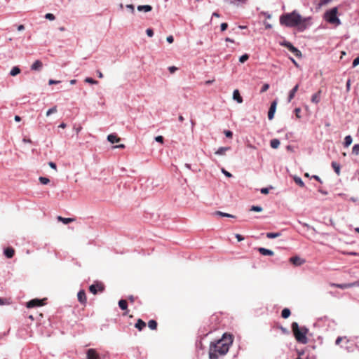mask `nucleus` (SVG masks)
<instances>
[{
    "mask_svg": "<svg viewBox=\"0 0 359 359\" xmlns=\"http://www.w3.org/2000/svg\"><path fill=\"white\" fill-rule=\"evenodd\" d=\"M311 17L302 18L297 11H293L291 13L283 14L280 17V23L287 27H297L299 32H304L311 25Z\"/></svg>",
    "mask_w": 359,
    "mask_h": 359,
    "instance_id": "nucleus-1",
    "label": "nucleus"
},
{
    "mask_svg": "<svg viewBox=\"0 0 359 359\" xmlns=\"http://www.w3.org/2000/svg\"><path fill=\"white\" fill-rule=\"evenodd\" d=\"M232 341V336L224 334L222 339L215 343H211L209 349L210 359H217L219 355H225L228 352Z\"/></svg>",
    "mask_w": 359,
    "mask_h": 359,
    "instance_id": "nucleus-2",
    "label": "nucleus"
},
{
    "mask_svg": "<svg viewBox=\"0 0 359 359\" xmlns=\"http://www.w3.org/2000/svg\"><path fill=\"white\" fill-rule=\"evenodd\" d=\"M292 331L293 332L294 337L297 342L306 344L308 343V338L306 337L309 329L306 327H299V325L296 322H293L291 325Z\"/></svg>",
    "mask_w": 359,
    "mask_h": 359,
    "instance_id": "nucleus-3",
    "label": "nucleus"
},
{
    "mask_svg": "<svg viewBox=\"0 0 359 359\" xmlns=\"http://www.w3.org/2000/svg\"><path fill=\"white\" fill-rule=\"evenodd\" d=\"M338 8L334 7L330 10H327L324 13V19L329 22L330 24L334 25L335 26H339L341 25V20L337 17Z\"/></svg>",
    "mask_w": 359,
    "mask_h": 359,
    "instance_id": "nucleus-4",
    "label": "nucleus"
},
{
    "mask_svg": "<svg viewBox=\"0 0 359 359\" xmlns=\"http://www.w3.org/2000/svg\"><path fill=\"white\" fill-rule=\"evenodd\" d=\"M280 45L287 48L297 57H301L302 56L301 51L297 48L294 47L290 41H283L280 43Z\"/></svg>",
    "mask_w": 359,
    "mask_h": 359,
    "instance_id": "nucleus-5",
    "label": "nucleus"
},
{
    "mask_svg": "<svg viewBox=\"0 0 359 359\" xmlns=\"http://www.w3.org/2000/svg\"><path fill=\"white\" fill-rule=\"evenodd\" d=\"M89 290L93 294H96L97 292H103L104 290V285L101 282H95L89 287Z\"/></svg>",
    "mask_w": 359,
    "mask_h": 359,
    "instance_id": "nucleus-6",
    "label": "nucleus"
},
{
    "mask_svg": "<svg viewBox=\"0 0 359 359\" xmlns=\"http://www.w3.org/2000/svg\"><path fill=\"white\" fill-rule=\"evenodd\" d=\"M46 299H34L30 300L27 303V308H33L36 306H43L46 304Z\"/></svg>",
    "mask_w": 359,
    "mask_h": 359,
    "instance_id": "nucleus-7",
    "label": "nucleus"
},
{
    "mask_svg": "<svg viewBox=\"0 0 359 359\" xmlns=\"http://www.w3.org/2000/svg\"><path fill=\"white\" fill-rule=\"evenodd\" d=\"M87 359H100V356L94 348H89L86 352Z\"/></svg>",
    "mask_w": 359,
    "mask_h": 359,
    "instance_id": "nucleus-8",
    "label": "nucleus"
},
{
    "mask_svg": "<svg viewBox=\"0 0 359 359\" xmlns=\"http://www.w3.org/2000/svg\"><path fill=\"white\" fill-rule=\"evenodd\" d=\"M358 285L357 283H345V284H337V283H331L330 285L332 287H335L340 289H346L352 287H355Z\"/></svg>",
    "mask_w": 359,
    "mask_h": 359,
    "instance_id": "nucleus-9",
    "label": "nucleus"
},
{
    "mask_svg": "<svg viewBox=\"0 0 359 359\" xmlns=\"http://www.w3.org/2000/svg\"><path fill=\"white\" fill-rule=\"evenodd\" d=\"M78 300L82 304H86V295L84 290H80L77 294Z\"/></svg>",
    "mask_w": 359,
    "mask_h": 359,
    "instance_id": "nucleus-10",
    "label": "nucleus"
},
{
    "mask_svg": "<svg viewBox=\"0 0 359 359\" xmlns=\"http://www.w3.org/2000/svg\"><path fill=\"white\" fill-rule=\"evenodd\" d=\"M290 262L295 266H300L304 262V260L297 256L292 257L290 259Z\"/></svg>",
    "mask_w": 359,
    "mask_h": 359,
    "instance_id": "nucleus-11",
    "label": "nucleus"
},
{
    "mask_svg": "<svg viewBox=\"0 0 359 359\" xmlns=\"http://www.w3.org/2000/svg\"><path fill=\"white\" fill-rule=\"evenodd\" d=\"M257 250L262 255L273 256L274 255V252L272 250L264 248H259Z\"/></svg>",
    "mask_w": 359,
    "mask_h": 359,
    "instance_id": "nucleus-12",
    "label": "nucleus"
},
{
    "mask_svg": "<svg viewBox=\"0 0 359 359\" xmlns=\"http://www.w3.org/2000/svg\"><path fill=\"white\" fill-rule=\"evenodd\" d=\"M233 98L234 100H236L238 103H241L243 102V98L240 95V92L238 89H236L233 90Z\"/></svg>",
    "mask_w": 359,
    "mask_h": 359,
    "instance_id": "nucleus-13",
    "label": "nucleus"
},
{
    "mask_svg": "<svg viewBox=\"0 0 359 359\" xmlns=\"http://www.w3.org/2000/svg\"><path fill=\"white\" fill-rule=\"evenodd\" d=\"M321 90H318L311 96V102L314 104H318L320 100Z\"/></svg>",
    "mask_w": 359,
    "mask_h": 359,
    "instance_id": "nucleus-14",
    "label": "nucleus"
},
{
    "mask_svg": "<svg viewBox=\"0 0 359 359\" xmlns=\"http://www.w3.org/2000/svg\"><path fill=\"white\" fill-rule=\"evenodd\" d=\"M4 255L8 258H12L15 255V250L8 247L4 250Z\"/></svg>",
    "mask_w": 359,
    "mask_h": 359,
    "instance_id": "nucleus-15",
    "label": "nucleus"
},
{
    "mask_svg": "<svg viewBox=\"0 0 359 359\" xmlns=\"http://www.w3.org/2000/svg\"><path fill=\"white\" fill-rule=\"evenodd\" d=\"M138 11L150 12L152 10V6L150 5H140L137 8Z\"/></svg>",
    "mask_w": 359,
    "mask_h": 359,
    "instance_id": "nucleus-16",
    "label": "nucleus"
},
{
    "mask_svg": "<svg viewBox=\"0 0 359 359\" xmlns=\"http://www.w3.org/2000/svg\"><path fill=\"white\" fill-rule=\"evenodd\" d=\"M135 327L138 330L142 331L146 327V323L142 319H138L135 325Z\"/></svg>",
    "mask_w": 359,
    "mask_h": 359,
    "instance_id": "nucleus-17",
    "label": "nucleus"
},
{
    "mask_svg": "<svg viewBox=\"0 0 359 359\" xmlns=\"http://www.w3.org/2000/svg\"><path fill=\"white\" fill-rule=\"evenodd\" d=\"M107 140L111 143L118 142L121 139L116 134H110L107 136Z\"/></svg>",
    "mask_w": 359,
    "mask_h": 359,
    "instance_id": "nucleus-18",
    "label": "nucleus"
},
{
    "mask_svg": "<svg viewBox=\"0 0 359 359\" xmlns=\"http://www.w3.org/2000/svg\"><path fill=\"white\" fill-rule=\"evenodd\" d=\"M43 66L42 62L40 60H36L31 66L32 70H40Z\"/></svg>",
    "mask_w": 359,
    "mask_h": 359,
    "instance_id": "nucleus-19",
    "label": "nucleus"
},
{
    "mask_svg": "<svg viewBox=\"0 0 359 359\" xmlns=\"http://www.w3.org/2000/svg\"><path fill=\"white\" fill-rule=\"evenodd\" d=\"M57 219L58 221L62 222V223H64L65 224H67L69 223H71V222L75 221V218H65V217H62L61 216H58L57 217Z\"/></svg>",
    "mask_w": 359,
    "mask_h": 359,
    "instance_id": "nucleus-20",
    "label": "nucleus"
},
{
    "mask_svg": "<svg viewBox=\"0 0 359 359\" xmlns=\"http://www.w3.org/2000/svg\"><path fill=\"white\" fill-rule=\"evenodd\" d=\"M299 85L297 84L290 91L288 95V102H290L294 97L296 92L298 90Z\"/></svg>",
    "mask_w": 359,
    "mask_h": 359,
    "instance_id": "nucleus-21",
    "label": "nucleus"
},
{
    "mask_svg": "<svg viewBox=\"0 0 359 359\" xmlns=\"http://www.w3.org/2000/svg\"><path fill=\"white\" fill-rule=\"evenodd\" d=\"M118 306L121 308V309L127 311L128 310V302L125 299H121L118 302Z\"/></svg>",
    "mask_w": 359,
    "mask_h": 359,
    "instance_id": "nucleus-22",
    "label": "nucleus"
},
{
    "mask_svg": "<svg viewBox=\"0 0 359 359\" xmlns=\"http://www.w3.org/2000/svg\"><path fill=\"white\" fill-rule=\"evenodd\" d=\"M20 73V69L18 66H15L11 69V70L10 72V75L12 76H15Z\"/></svg>",
    "mask_w": 359,
    "mask_h": 359,
    "instance_id": "nucleus-23",
    "label": "nucleus"
},
{
    "mask_svg": "<svg viewBox=\"0 0 359 359\" xmlns=\"http://www.w3.org/2000/svg\"><path fill=\"white\" fill-rule=\"evenodd\" d=\"M291 314L290 310L287 308L283 309L281 312V316L283 318H287Z\"/></svg>",
    "mask_w": 359,
    "mask_h": 359,
    "instance_id": "nucleus-24",
    "label": "nucleus"
},
{
    "mask_svg": "<svg viewBox=\"0 0 359 359\" xmlns=\"http://www.w3.org/2000/svg\"><path fill=\"white\" fill-rule=\"evenodd\" d=\"M270 145L273 149H277L280 145V141L278 139H273L270 142Z\"/></svg>",
    "mask_w": 359,
    "mask_h": 359,
    "instance_id": "nucleus-25",
    "label": "nucleus"
},
{
    "mask_svg": "<svg viewBox=\"0 0 359 359\" xmlns=\"http://www.w3.org/2000/svg\"><path fill=\"white\" fill-rule=\"evenodd\" d=\"M148 326L151 330H156L157 328V322L155 320H150L148 322Z\"/></svg>",
    "mask_w": 359,
    "mask_h": 359,
    "instance_id": "nucleus-26",
    "label": "nucleus"
},
{
    "mask_svg": "<svg viewBox=\"0 0 359 359\" xmlns=\"http://www.w3.org/2000/svg\"><path fill=\"white\" fill-rule=\"evenodd\" d=\"M294 181L300 187H304L305 184L299 177H297V176L294 177Z\"/></svg>",
    "mask_w": 359,
    "mask_h": 359,
    "instance_id": "nucleus-27",
    "label": "nucleus"
},
{
    "mask_svg": "<svg viewBox=\"0 0 359 359\" xmlns=\"http://www.w3.org/2000/svg\"><path fill=\"white\" fill-rule=\"evenodd\" d=\"M332 167L334 170L335 172L339 175L340 174V165L337 162H332Z\"/></svg>",
    "mask_w": 359,
    "mask_h": 359,
    "instance_id": "nucleus-28",
    "label": "nucleus"
},
{
    "mask_svg": "<svg viewBox=\"0 0 359 359\" xmlns=\"http://www.w3.org/2000/svg\"><path fill=\"white\" fill-rule=\"evenodd\" d=\"M229 149H230V147H220L215 152V154L217 155H224L225 154V152Z\"/></svg>",
    "mask_w": 359,
    "mask_h": 359,
    "instance_id": "nucleus-29",
    "label": "nucleus"
},
{
    "mask_svg": "<svg viewBox=\"0 0 359 359\" xmlns=\"http://www.w3.org/2000/svg\"><path fill=\"white\" fill-rule=\"evenodd\" d=\"M266 236L268 238H275L279 237L280 236V233H279V232H277V233L269 232V233H266Z\"/></svg>",
    "mask_w": 359,
    "mask_h": 359,
    "instance_id": "nucleus-30",
    "label": "nucleus"
},
{
    "mask_svg": "<svg viewBox=\"0 0 359 359\" xmlns=\"http://www.w3.org/2000/svg\"><path fill=\"white\" fill-rule=\"evenodd\" d=\"M351 143H352V137L350 135L346 136L344 139V147H348V146L351 145Z\"/></svg>",
    "mask_w": 359,
    "mask_h": 359,
    "instance_id": "nucleus-31",
    "label": "nucleus"
},
{
    "mask_svg": "<svg viewBox=\"0 0 359 359\" xmlns=\"http://www.w3.org/2000/svg\"><path fill=\"white\" fill-rule=\"evenodd\" d=\"M276 106H277V102L276 100H274L271 102V106L269 109L268 112H276Z\"/></svg>",
    "mask_w": 359,
    "mask_h": 359,
    "instance_id": "nucleus-32",
    "label": "nucleus"
},
{
    "mask_svg": "<svg viewBox=\"0 0 359 359\" xmlns=\"http://www.w3.org/2000/svg\"><path fill=\"white\" fill-rule=\"evenodd\" d=\"M249 58V55L247 53L243 54L239 57V62L241 63H244L245 61H247Z\"/></svg>",
    "mask_w": 359,
    "mask_h": 359,
    "instance_id": "nucleus-33",
    "label": "nucleus"
},
{
    "mask_svg": "<svg viewBox=\"0 0 359 359\" xmlns=\"http://www.w3.org/2000/svg\"><path fill=\"white\" fill-rule=\"evenodd\" d=\"M216 215H220V216H222V217H234L233 215H230V214H228V213H224V212H222L221 211H217L215 212Z\"/></svg>",
    "mask_w": 359,
    "mask_h": 359,
    "instance_id": "nucleus-34",
    "label": "nucleus"
},
{
    "mask_svg": "<svg viewBox=\"0 0 359 359\" xmlns=\"http://www.w3.org/2000/svg\"><path fill=\"white\" fill-rule=\"evenodd\" d=\"M39 180L40 182L43 184H47L50 182V180L45 177H40Z\"/></svg>",
    "mask_w": 359,
    "mask_h": 359,
    "instance_id": "nucleus-35",
    "label": "nucleus"
},
{
    "mask_svg": "<svg viewBox=\"0 0 359 359\" xmlns=\"http://www.w3.org/2000/svg\"><path fill=\"white\" fill-rule=\"evenodd\" d=\"M352 153L355 155L359 154V144H355L352 149Z\"/></svg>",
    "mask_w": 359,
    "mask_h": 359,
    "instance_id": "nucleus-36",
    "label": "nucleus"
},
{
    "mask_svg": "<svg viewBox=\"0 0 359 359\" xmlns=\"http://www.w3.org/2000/svg\"><path fill=\"white\" fill-rule=\"evenodd\" d=\"M85 82L90 83V84H96V83H97V81L94 80L93 79H92L90 77L86 78Z\"/></svg>",
    "mask_w": 359,
    "mask_h": 359,
    "instance_id": "nucleus-37",
    "label": "nucleus"
},
{
    "mask_svg": "<svg viewBox=\"0 0 359 359\" xmlns=\"http://www.w3.org/2000/svg\"><path fill=\"white\" fill-rule=\"evenodd\" d=\"M45 18L49 20H54L55 19V17L52 13H46L45 15Z\"/></svg>",
    "mask_w": 359,
    "mask_h": 359,
    "instance_id": "nucleus-38",
    "label": "nucleus"
},
{
    "mask_svg": "<svg viewBox=\"0 0 359 359\" xmlns=\"http://www.w3.org/2000/svg\"><path fill=\"white\" fill-rule=\"evenodd\" d=\"M250 210L255 211V212H261L262 210V208L260 206L252 205L251 207Z\"/></svg>",
    "mask_w": 359,
    "mask_h": 359,
    "instance_id": "nucleus-39",
    "label": "nucleus"
},
{
    "mask_svg": "<svg viewBox=\"0 0 359 359\" xmlns=\"http://www.w3.org/2000/svg\"><path fill=\"white\" fill-rule=\"evenodd\" d=\"M269 88V84L268 83H264L261 90H260V93H264L266 92L268 89Z\"/></svg>",
    "mask_w": 359,
    "mask_h": 359,
    "instance_id": "nucleus-40",
    "label": "nucleus"
},
{
    "mask_svg": "<svg viewBox=\"0 0 359 359\" xmlns=\"http://www.w3.org/2000/svg\"><path fill=\"white\" fill-rule=\"evenodd\" d=\"M359 65V55L357 56L353 61L352 67H355Z\"/></svg>",
    "mask_w": 359,
    "mask_h": 359,
    "instance_id": "nucleus-41",
    "label": "nucleus"
},
{
    "mask_svg": "<svg viewBox=\"0 0 359 359\" xmlns=\"http://www.w3.org/2000/svg\"><path fill=\"white\" fill-rule=\"evenodd\" d=\"M126 8L128 9L132 13H135V7L133 4H127L126 6Z\"/></svg>",
    "mask_w": 359,
    "mask_h": 359,
    "instance_id": "nucleus-42",
    "label": "nucleus"
},
{
    "mask_svg": "<svg viewBox=\"0 0 359 359\" xmlns=\"http://www.w3.org/2000/svg\"><path fill=\"white\" fill-rule=\"evenodd\" d=\"M146 33L149 37H152L154 36V31L151 28L147 29L146 30Z\"/></svg>",
    "mask_w": 359,
    "mask_h": 359,
    "instance_id": "nucleus-43",
    "label": "nucleus"
},
{
    "mask_svg": "<svg viewBox=\"0 0 359 359\" xmlns=\"http://www.w3.org/2000/svg\"><path fill=\"white\" fill-rule=\"evenodd\" d=\"M228 27V24L226 22H222L220 25L221 31H225Z\"/></svg>",
    "mask_w": 359,
    "mask_h": 359,
    "instance_id": "nucleus-44",
    "label": "nucleus"
},
{
    "mask_svg": "<svg viewBox=\"0 0 359 359\" xmlns=\"http://www.w3.org/2000/svg\"><path fill=\"white\" fill-rule=\"evenodd\" d=\"M332 0H320L319 6H321L323 5H326L330 3Z\"/></svg>",
    "mask_w": 359,
    "mask_h": 359,
    "instance_id": "nucleus-45",
    "label": "nucleus"
},
{
    "mask_svg": "<svg viewBox=\"0 0 359 359\" xmlns=\"http://www.w3.org/2000/svg\"><path fill=\"white\" fill-rule=\"evenodd\" d=\"M224 133L226 137L231 138L233 136V133L230 130H225Z\"/></svg>",
    "mask_w": 359,
    "mask_h": 359,
    "instance_id": "nucleus-46",
    "label": "nucleus"
},
{
    "mask_svg": "<svg viewBox=\"0 0 359 359\" xmlns=\"http://www.w3.org/2000/svg\"><path fill=\"white\" fill-rule=\"evenodd\" d=\"M128 299L130 303H134V302L137 299V297L133 295H130L128 296Z\"/></svg>",
    "mask_w": 359,
    "mask_h": 359,
    "instance_id": "nucleus-47",
    "label": "nucleus"
},
{
    "mask_svg": "<svg viewBox=\"0 0 359 359\" xmlns=\"http://www.w3.org/2000/svg\"><path fill=\"white\" fill-rule=\"evenodd\" d=\"M261 14L265 16L267 19H270L271 18V15L268 12L262 11Z\"/></svg>",
    "mask_w": 359,
    "mask_h": 359,
    "instance_id": "nucleus-48",
    "label": "nucleus"
},
{
    "mask_svg": "<svg viewBox=\"0 0 359 359\" xmlns=\"http://www.w3.org/2000/svg\"><path fill=\"white\" fill-rule=\"evenodd\" d=\"M59 83H60V81H57V80H53V79H50L48 81V84L49 85L57 84Z\"/></svg>",
    "mask_w": 359,
    "mask_h": 359,
    "instance_id": "nucleus-49",
    "label": "nucleus"
},
{
    "mask_svg": "<svg viewBox=\"0 0 359 359\" xmlns=\"http://www.w3.org/2000/svg\"><path fill=\"white\" fill-rule=\"evenodd\" d=\"M222 172L228 177H232V175L228 171L225 170L224 168L222 169Z\"/></svg>",
    "mask_w": 359,
    "mask_h": 359,
    "instance_id": "nucleus-50",
    "label": "nucleus"
},
{
    "mask_svg": "<svg viewBox=\"0 0 359 359\" xmlns=\"http://www.w3.org/2000/svg\"><path fill=\"white\" fill-rule=\"evenodd\" d=\"M236 238H237L238 241H242L244 240V237L238 233L236 234Z\"/></svg>",
    "mask_w": 359,
    "mask_h": 359,
    "instance_id": "nucleus-51",
    "label": "nucleus"
},
{
    "mask_svg": "<svg viewBox=\"0 0 359 359\" xmlns=\"http://www.w3.org/2000/svg\"><path fill=\"white\" fill-rule=\"evenodd\" d=\"M156 141V142H158L160 143H163V137L162 136H157L156 138H155Z\"/></svg>",
    "mask_w": 359,
    "mask_h": 359,
    "instance_id": "nucleus-52",
    "label": "nucleus"
},
{
    "mask_svg": "<svg viewBox=\"0 0 359 359\" xmlns=\"http://www.w3.org/2000/svg\"><path fill=\"white\" fill-rule=\"evenodd\" d=\"M166 41H167L168 43H172V42H173V41H174V38H173V36H172V35H170V36H168L167 37Z\"/></svg>",
    "mask_w": 359,
    "mask_h": 359,
    "instance_id": "nucleus-53",
    "label": "nucleus"
},
{
    "mask_svg": "<svg viewBox=\"0 0 359 359\" xmlns=\"http://www.w3.org/2000/svg\"><path fill=\"white\" fill-rule=\"evenodd\" d=\"M343 339H344V338H343L342 337H337V339H336L335 344H336L337 345H339V344H340V343H341V341L343 340Z\"/></svg>",
    "mask_w": 359,
    "mask_h": 359,
    "instance_id": "nucleus-54",
    "label": "nucleus"
},
{
    "mask_svg": "<svg viewBox=\"0 0 359 359\" xmlns=\"http://www.w3.org/2000/svg\"><path fill=\"white\" fill-rule=\"evenodd\" d=\"M56 111H57L56 107H53L48 109L46 112H56Z\"/></svg>",
    "mask_w": 359,
    "mask_h": 359,
    "instance_id": "nucleus-55",
    "label": "nucleus"
},
{
    "mask_svg": "<svg viewBox=\"0 0 359 359\" xmlns=\"http://www.w3.org/2000/svg\"><path fill=\"white\" fill-rule=\"evenodd\" d=\"M261 193L263 194H267L269 193V189L268 188H262L261 189Z\"/></svg>",
    "mask_w": 359,
    "mask_h": 359,
    "instance_id": "nucleus-56",
    "label": "nucleus"
},
{
    "mask_svg": "<svg viewBox=\"0 0 359 359\" xmlns=\"http://www.w3.org/2000/svg\"><path fill=\"white\" fill-rule=\"evenodd\" d=\"M48 165H49V166H50V168H53V169L56 170V164H55V163H53V162H49V163H48Z\"/></svg>",
    "mask_w": 359,
    "mask_h": 359,
    "instance_id": "nucleus-57",
    "label": "nucleus"
},
{
    "mask_svg": "<svg viewBox=\"0 0 359 359\" xmlns=\"http://www.w3.org/2000/svg\"><path fill=\"white\" fill-rule=\"evenodd\" d=\"M264 25L266 29H271L272 27V25L268 22H264Z\"/></svg>",
    "mask_w": 359,
    "mask_h": 359,
    "instance_id": "nucleus-58",
    "label": "nucleus"
},
{
    "mask_svg": "<svg viewBox=\"0 0 359 359\" xmlns=\"http://www.w3.org/2000/svg\"><path fill=\"white\" fill-rule=\"evenodd\" d=\"M25 29V26L23 25H20L18 26V31H23Z\"/></svg>",
    "mask_w": 359,
    "mask_h": 359,
    "instance_id": "nucleus-59",
    "label": "nucleus"
},
{
    "mask_svg": "<svg viewBox=\"0 0 359 359\" xmlns=\"http://www.w3.org/2000/svg\"><path fill=\"white\" fill-rule=\"evenodd\" d=\"M176 69H177V68L175 67H174V66H172V67H169V71L170 72H172V73L174 72Z\"/></svg>",
    "mask_w": 359,
    "mask_h": 359,
    "instance_id": "nucleus-60",
    "label": "nucleus"
},
{
    "mask_svg": "<svg viewBox=\"0 0 359 359\" xmlns=\"http://www.w3.org/2000/svg\"><path fill=\"white\" fill-rule=\"evenodd\" d=\"M311 177H312V178H313V179H315L316 180H317V181H318V182H321V180H320V178L318 176H317V175H313Z\"/></svg>",
    "mask_w": 359,
    "mask_h": 359,
    "instance_id": "nucleus-61",
    "label": "nucleus"
},
{
    "mask_svg": "<svg viewBox=\"0 0 359 359\" xmlns=\"http://www.w3.org/2000/svg\"><path fill=\"white\" fill-rule=\"evenodd\" d=\"M82 127L81 126H79L77 128L74 127V129L76 130V133H79L81 130Z\"/></svg>",
    "mask_w": 359,
    "mask_h": 359,
    "instance_id": "nucleus-62",
    "label": "nucleus"
},
{
    "mask_svg": "<svg viewBox=\"0 0 359 359\" xmlns=\"http://www.w3.org/2000/svg\"><path fill=\"white\" fill-rule=\"evenodd\" d=\"M97 76L99 78H100V79L103 78V74L100 70H97Z\"/></svg>",
    "mask_w": 359,
    "mask_h": 359,
    "instance_id": "nucleus-63",
    "label": "nucleus"
},
{
    "mask_svg": "<svg viewBox=\"0 0 359 359\" xmlns=\"http://www.w3.org/2000/svg\"><path fill=\"white\" fill-rule=\"evenodd\" d=\"M275 114H268V118L269 120H272Z\"/></svg>",
    "mask_w": 359,
    "mask_h": 359,
    "instance_id": "nucleus-64",
    "label": "nucleus"
}]
</instances>
